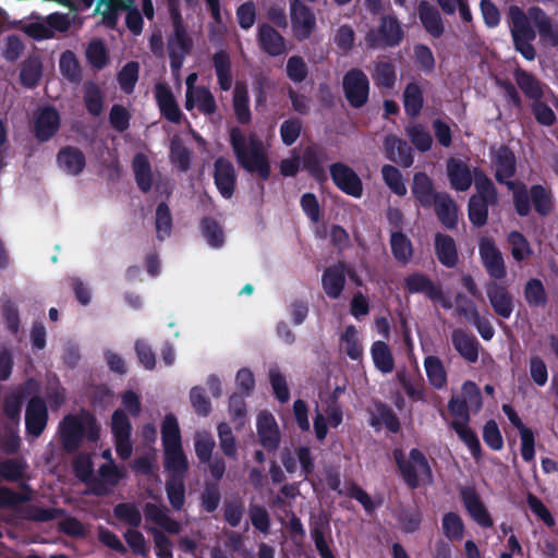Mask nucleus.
<instances>
[{
  "instance_id": "nucleus-1",
  "label": "nucleus",
  "mask_w": 558,
  "mask_h": 558,
  "mask_svg": "<svg viewBox=\"0 0 558 558\" xmlns=\"http://www.w3.org/2000/svg\"><path fill=\"white\" fill-rule=\"evenodd\" d=\"M509 15L515 48L526 60L535 58V52L531 45V41L535 38V33L531 27V21L547 44L550 46L558 45V33L553 28L548 17L541 9L532 8L526 15L520 8L511 7Z\"/></svg>"
},
{
  "instance_id": "nucleus-2",
  "label": "nucleus",
  "mask_w": 558,
  "mask_h": 558,
  "mask_svg": "<svg viewBox=\"0 0 558 558\" xmlns=\"http://www.w3.org/2000/svg\"><path fill=\"white\" fill-rule=\"evenodd\" d=\"M231 145L238 162L247 171L256 172L263 179L270 175L268 144H265L255 133L243 134L234 129L230 134Z\"/></svg>"
},
{
  "instance_id": "nucleus-3",
  "label": "nucleus",
  "mask_w": 558,
  "mask_h": 558,
  "mask_svg": "<svg viewBox=\"0 0 558 558\" xmlns=\"http://www.w3.org/2000/svg\"><path fill=\"white\" fill-rule=\"evenodd\" d=\"M161 444L163 468L168 476L184 477L189 469V461L182 446L179 421L173 413H168L162 420Z\"/></svg>"
},
{
  "instance_id": "nucleus-4",
  "label": "nucleus",
  "mask_w": 558,
  "mask_h": 558,
  "mask_svg": "<svg viewBox=\"0 0 558 558\" xmlns=\"http://www.w3.org/2000/svg\"><path fill=\"white\" fill-rule=\"evenodd\" d=\"M121 403L123 409H118L112 414L111 433L117 454L125 460L131 457L133 447L130 440L132 426L124 411H128L133 416H137L142 405L140 396L133 390H126L121 395Z\"/></svg>"
},
{
  "instance_id": "nucleus-5",
  "label": "nucleus",
  "mask_w": 558,
  "mask_h": 558,
  "mask_svg": "<svg viewBox=\"0 0 558 558\" xmlns=\"http://www.w3.org/2000/svg\"><path fill=\"white\" fill-rule=\"evenodd\" d=\"M493 168L498 182L505 183L513 193L514 207L519 215L526 216L530 211V201L525 185L509 181L515 170V159L512 151L500 146L493 151Z\"/></svg>"
},
{
  "instance_id": "nucleus-6",
  "label": "nucleus",
  "mask_w": 558,
  "mask_h": 558,
  "mask_svg": "<svg viewBox=\"0 0 558 558\" xmlns=\"http://www.w3.org/2000/svg\"><path fill=\"white\" fill-rule=\"evenodd\" d=\"M476 194L469 202V217L473 225L483 226L487 221L488 206L497 203V192L492 181L482 172L474 171Z\"/></svg>"
},
{
  "instance_id": "nucleus-7",
  "label": "nucleus",
  "mask_w": 558,
  "mask_h": 558,
  "mask_svg": "<svg viewBox=\"0 0 558 558\" xmlns=\"http://www.w3.org/2000/svg\"><path fill=\"white\" fill-rule=\"evenodd\" d=\"M61 438L68 449L77 446L82 438L96 440L99 427L94 417L88 413H81L77 416H68L60 426Z\"/></svg>"
},
{
  "instance_id": "nucleus-8",
  "label": "nucleus",
  "mask_w": 558,
  "mask_h": 558,
  "mask_svg": "<svg viewBox=\"0 0 558 558\" xmlns=\"http://www.w3.org/2000/svg\"><path fill=\"white\" fill-rule=\"evenodd\" d=\"M134 0H100L97 4V12L102 16V23L107 26H114L120 12H126V25L129 29L137 35L142 32V17L133 8Z\"/></svg>"
},
{
  "instance_id": "nucleus-9",
  "label": "nucleus",
  "mask_w": 558,
  "mask_h": 558,
  "mask_svg": "<svg viewBox=\"0 0 558 558\" xmlns=\"http://www.w3.org/2000/svg\"><path fill=\"white\" fill-rule=\"evenodd\" d=\"M469 405L464 400L452 397L448 404V411L452 415L451 425L462 441L468 446L474 458L480 457L481 446L477 437L468 426Z\"/></svg>"
},
{
  "instance_id": "nucleus-10",
  "label": "nucleus",
  "mask_w": 558,
  "mask_h": 558,
  "mask_svg": "<svg viewBox=\"0 0 558 558\" xmlns=\"http://www.w3.org/2000/svg\"><path fill=\"white\" fill-rule=\"evenodd\" d=\"M395 459L399 465L403 480L412 487L430 481V470L425 457L416 449H412L409 460H403L400 451L395 452Z\"/></svg>"
},
{
  "instance_id": "nucleus-11",
  "label": "nucleus",
  "mask_w": 558,
  "mask_h": 558,
  "mask_svg": "<svg viewBox=\"0 0 558 558\" xmlns=\"http://www.w3.org/2000/svg\"><path fill=\"white\" fill-rule=\"evenodd\" d=\"M345 97L354 107H361L368 98L369 83L360 70H351L343 77Z\"/></svg>"
},
{
  "instance_id": "nucleus-12",
  "label": "nucleus",
  "mask_w": 558,
  "mask_h": 558,
  "mask_svg": "<svg viewBox=\"0 0 558 558\" xmlns=\"http://www.w3.org/2000/svg\"><path fill=\"white\" fill-rule=\"evenodd\" d=\"M291 23L293 34L299 40L308 38L316 27L314 13L300 0L291 2Z\"/></svg>"
},
{
  "instance_id": "nucleus-13",
  "label": "nucleus",
  "mask_w": 558,
  "mask_h": 558,
  "mask_svg": "<svg viewBox=\"0 0 558 558\" xmlns=\"http://www.w3.org/2000/svg\"><path fill=\"white\" fill-rule=\"evenodd\" d=\"M480 255L484 267L492 277L502 279L506 276L502 254L492 239L481 240Z\"/></svg>"
},
{
  "instance_id": "nucleus-14",
  "label": "nucleus",
  "mask_w": 558,
  "mask_h": 558,
  "mask_svg": "<svg viewBox=\"0 0 558 558\" xmlns=\"http://www.w3.org/2000/svg\"><path fill=\"white\" fill-rule=\"evenodd\" d=\"M335 184L344 193L353 196L361 197L363 186L356 173L343 163H336L330 169Z\"/></svg>"
},
{
  "instance_id": "nucleus-15",
  "label": "nucleus",
  "mask_w": 558,
  "mask_h": 558,
  "mask_svg": "<svg viewBox=\"0 0 558 558\" xmlns=\"http://www.w3.org/2000/svg\"><path fill=\"white\" fill-rule=\"evenodd\" d=\"M60 117L51 107L39 108L34 118V131L40 141H47L58 131Z\"/></svg>"
},
{
  "instance_id": "nucleus-16",
  "label": "nucleus",
  "mask_w": 558,
  "mask_h": 558,
  "mask_svg": "<svg viewBox=\"0 0 558 558\" xmlns=\"http://www.w3.org/2000/svg\"><path fill=\"white\" fill-rule=\"evenodd\" d=\"M282 463L289 473H300L305 478H307L314 466L311 451L305 447L298 448L294 451H284Z\"/></svg>"
},
{
  "instance_id": "nucleus-17",
  "label": "nucleus",
  "mask_w": 558,
  "mask_h": 558,
  "mask_svg": "<svg viewBox=\"0 0 558 558\" xmlns=\"http://www.w3.org/2000/svg\"><path fill=\"white\" fill-rule=\"evenodd\" d=\"M401 38L402 31L399 23L393 17L388 16L383 19L379 31L377 33L371 32L366 39L372 46H393L399 44Z\"/></svg>"
},
{
  "instance_id": "nucleus-18",
  "label": "nucleus",
  "mask_w": 558,
  "mask_h": 558,
  "mask_svg": "<svg viewBox=\"0 0 558 558\" xmlns=\"http://www.w3.org/2000/svg\"><path fill=\"white\" fill-rule=\"evenodd\" d=\"M314 159H316V153L313 148L305 149L302 159L300 155L296 154L295 150H293L289 157L280 161V173L283 177H293L299 172L302 165L312 173H316L317 167L313 162Z\"/></svg>"
},
{
  "instance_id": "nucleus-19",
  "label": "nucleus",
  "mask_w": 558,
  "mask_h": 558,
  "mask_svg": "<svg viewBox=\"0 0 558 558\" xmlns=\"http://www.w3.org/2000/svg\"><path fill=\"white\" fill-rule=\"evenodd\" d=\"M462 500L469 515L481 526H493V519L487 511L485 505L481 501L480 497L472 489L462 490Z\"/></svg>"
},
{
  "instance_id": "nucleus-20",
  "label": "nucleus",
  "mask_w": 558,
  "mask_h": 558,
  "mask_svg": "<svg viewBox=\"0 0 558 558\" xmlns=\"http://www.w3.org/2000/svg\"><path fill=\"white\" fill-rule=\"evenodd\" d=\"M85 163L83 153L75 147H64L57 155L59 170L68 175L80 174L85 168Z\"/></svg>"
},
{
  "instance_id": "nucleus-21",
  "label": "nucleus",
  "mask_w": 558,
  "mask_h": 558,
  "mask_svg": "<svg viewBox=\"0 0 558 558\" xmlns=\"http://www.w3.org/2000/svg\"><path fill=\"white\" fill-rule=\"evenodd\" d=\"M486 293L496 314L502 318H509L513 311V302L507 289L490 282L486 287Z\"/></svg>"
},
{
  "instance_id": "nucleus-22",
  "label": "nucleus",
  "mask_w": 558,
  "mask_h": 558,
  "mask_svg": "<svg viewBox=\"0 0 558 558\" xmlns=\"http://www.w3.org/2000/svg\"><path fill=\"white\" fill-rule=\"evenodd\" d=\"M257 433L262 445L275 449L280 440V433L275 417L268 412H260L257 416Z\"/></svg>"
},
{
  "instance_id": "nucleus-23",
  "label": "nucleus",
  "mask_w": 558,
  "mask_h": 558,
  "mask_svg": "<svg viewBox=\"0 0 558 558\" xmlns=\"http://www.w3.org/2000/svg\"><path fill=\"white\" fill-rule=\"evenodd\" d=\"M345 283V266L341 263L328 267L322 277L325 293L331 298L340 296Z\"/></svg>"
},
{
  "instance_id": "nucleus-24",
  "label": "nucleus",
  "mask_w": 558,
  "mask_h": 558,
  "mask_svg": "<svg viewBox=\"0 0 558 558\" xmlns=\"http://www.w3.org/2000/svg\"><path fill=\"white\" fill-rule=\"evenodd\" d=\"M215 183L223 197L229 198L232 196L235 184V173L229 160L220 158L216 161Z\"/></svg>"
},
{
  "instance_id": "nucleus-25",
  "label": "nucleus",
  "mask_w": 558,
  "mask_h": 558,
  "mask_svg": "<svg viewBox=\"0 0 558 558\" xmlns=\"http://www.w3.org/2000/svg\"><path fill=\"white\" fill-rule=\"evenodd\" d=\"M27 432L37 437L41 434L47 423V409L40 399H32L26 409Z\"/></svg>"
},
{
  "instance_id": "nucleus-26",
  "label": "nucleus",
  "mask_w": 558,
  "mask_h": 558,
  "mask_svg": "<svg viewBox=\"0 0 558 558\" xmlns=\"http://www.w3.org/2000/svg\"><path fill=\"white\" fill-rule=\"evenodd\" d=\"M407 287L411 292H422L429 299L439 302L444 307H451L452 304L447 300L440 289L436 288L426 277L413 275L407 279Z\"/></svg>"
},
{
  "instance_id": "nucleus-27",
  "label": "nucleus",
  "mask_w": 558,
  "mask_h": 558,
  "mask_svg": "<svg viewBox=\"0 0 558 558\" xmlns=\"http://www.w3.org/2000/svg\"><path fill=\"white\" fill-rule=\"evenodd\" d=\"M326 415L317 408V413L314 420V430L316 434V437L319 440H323L326 438L328 433V426L331 427H338L342 423L343 414L341 409L336 405L331 404L326 410Z\"/></svg>"
},
{
  "instance_id": "nucleus-28",
  "label": "nucleus",
  "mask_w": 558,
  "mask_h": 558,
  "mask_svg": "<svg viewBox=\"0 0 558 558\" xmlns=\"http://www.w3.org/2000/svg\"><path fill=\"white\" fill-rule=\"evenodd\" d=\"M412 193L417 202L424 207L432 206L439 196V194L434 191L430 178L423 172L414 174Z\"/></svg>"
},
{
  "instance_id": "nucleus-29",
  "label": "nucleus",
  "mask_w": 558,
  "mask_h": 558,
  "mask_svg": "<svg viewBox=\"0 0 558 558\" xmlns=\"http://www.w3.org/2000/svg\"><path fill=\"white\" fill-rule=\"evenodd\" d=\"M447 172L452 189L457 191H466L474 179L469 167L457 159H449L447 163Z\"/></svg>"
},
{
  "instance_id": "nucleus-30",
  "label": "nucleus",
  "mask_w": 558,
  "mask_h": 558,
  "mask_svg": "<svg viewBox=\"0 0 558 558\" xmlns=\"http://www.w3.org/2000/svg\"><path fill=\"white\" fill-rule=\"evenodd\" d=\"M457 308L469 320L473 322L476 326L480 335L485 340H489L494 336V328L487 320L480 318L476 307L471 301L464 300L462 296L457 298Z\"/></svg>"
},
{
  "instance_id": "nucleus-31",
  "label": "nucleus",
  "mask_w": 558,
  "mask_h": 558,
  "mask_svg": "<svg viewBox=\"0 0 558 558\" xmlns=\"http://www.w3.org/2000/svg\"><path fill=\"white\" fill-rule=\"evenodd\" d=\"M386 156L403 167H410L413 163L411 148L407 143L396 136H387L385 141Z\"/></svg>"
},
{
  "instance_id": "nucleus-32",
  "label": "nucleus",
  "mask_w": 558,
  "mask_h": 558,
  "mask_svg": "<svg viewBox=\"0 0 558 558\" xmlns=\"http://www.w3.org/2000/svg\"><path fill=\"white\" fill-rule=\"evenodd\" d=\"M145 518L168 533L177 534L181 530L180 523L169 517L165 507L147 504L145 506Z\"/></svg>"
},
{
  "instance_id": "nucleus-33",
  "label": "nucleus",
  "mask_w": 558,
  "mask_h": 558,
  "mask_svg": "<svg viewBox=\"0 0 558 558\" xmlns=\"http://www.w3.org/2000/svg\"><path fill=\"white\" fill-rule=\"evenodd\" d=\"M185 108L189 111L197 109L206 114L215 111V100L208 89L199 87L197 89L186 92Z\"/></svg>"
},
{
  "instance_id": "nucleus-34",
  "label": "nucleus",
  "mask_w": 558,
  "mask_h": 558,
  "mask_svg": "<svg viewBox=\"0 0 558 558\" xmlns=\"http://www.w3.org/2000/svg\"><path fill=\"white\" fill-rule=\"evenodd\" d=\"M371 356L375 367L383 374L395 369V360L389 345L384 341H375L371 347Z\"/></svg>"
},
{
  "instance_id": "nucleus-35",
  "label": "nucleus",
  "mask_w": 558,
  "mask_h": 558,
  "mask_svg": "<svg viewBox=\"0 0 558 558\" xmlns=\"http://www.w3.org/2000/svg\"><path fill=\"white\" fill-rule=\"evenodd\" d=\"M155 96L162 114L172 122H178L181 111L171 94L170 89L162 84L155 87Z\"/></svg>"
},
{
  "instance_id": "nucleus-36",
  "label": "nucleus",
  "mask_w": 558,
  "mask_h": 558,
  "mask_svg": "<svg viewBox=\"0 0 558 558\" xmlns=\"http://www.w3.org/2000/svg\"><path fill=\"white\" fill-rule=\"evenodd\" d=\"M340 349L350 359L359 360L363 355L362 338L354 326H348L340 337Z\"/></svg>"
},
{
  "instance_id": "nucleus-37",
  "label": "nucleus",
  "mask_w": 558,
  "mask_h": 558,
  "mask_svg": "<svg viewBox=\"0 0 558 558\" xmlns=\"http://www.w3.org/2000/svg\"><path fill=\"white\" fill-rule=\"evenodd\" d=\"M189 48V43L184 32L177 27L174 35L169 40V54L171 59V68L178 73L183 63L184 54Z\"/></svg>"
},
{
  "instance_id": "nucleus-38",
  "label": "nucleus",
  "mask_w": 558,
  "mask_h": 558,
  "mask_svg": "<svg viewBox=\"0 0 558 558\" xmlns=\"http://www.w3.org/2000/svg\"><path fill=\"white\" fill-rule=\"evenodd\" d=\"M258 39L262 48L271 56L281 54L284 49V39L269 25L259 27Z\"/></svg>"
},
{
  "instance_id": "nucleus-39",
  "label": "nucleus",
  "mask_w": 558,
  "mask_h": 558,
  "mask_svg": "<svg viewBox=\"0 0 558 558\" xmlns=\"http://www.w3.org/2000/svg\"><path fill=\"white\" fill-rule=\"evenodd\" d=\"M418 14L422 24L430 35L438 37L442 34L444 27L437 9L422 1L418 7Z\"/></svg>"
},
{
  "instance_id": "nucleus-40",
  "label": "nucleus",
  "mask_w": 558,
  "mask_h": 558,
  "mask_svg": "<svg viewBox=\"0 0 558 558\" xmlns=\"http://www.w3.org/2000/svg\"><path fill=\"white\" fill-rule=\"evenodd\" d=\"M452 342L456 350L469 362H475L478 357L476 340L463 332L454 330L452 333Z\"/></svg>"
},
{
  "instance_id": "nucleus-41",
  "label": "nucleus",
  "mask_w": 558,
  "mask_h": 558,
  "mask_svg": "<svg viewBox=\"0 0 558 558\" xmlns=\"http://www.w3.org/2000/svg\"><path fill=\"white\" fill-rule=\"evenodd\" d=\"M424 368L429 384L436 389H441L446 386L447 374L442 362L434 356L428 355L424 359Z\"/></svg>"
},
{
  "instance_id": "nucleus-42",
  "label": "nucleus",
  "mask_w": 558,
  "mask_h": 558,
  "mask_svg": "<svg viewBox=\"0 0 558 558\" xmlns=\"http://www.w3.org/2000/svg\"><path fill=\"white\" fill-rule=\"evenodd\" d=\"M59 70L64 78L72 83H78L82 77V69L74 52L66 50L59 59Z\"/></svg>"
},
{
  "instance_id": "nucleus-43",
  "label": "nucleus",
  "mask_w": 558,
  "mask_h": 558,
  "mask_svg": "<svg viewBox=\"0 0 558 558\" xmlns=\"http://www.w3.org/2000/svg\"><path fill=\"white\" fill-rule=\"evenodd\" d=\"M371 424L376 429L387 428L390 432H397L399 422L390 409L383 404L375 405L372 411Z\"/></svg>"
},
{
  "instance_id": "nucleus-44",
  "label": "nucleus",
  "mask_w": 558,
  "mask_h": 558,
  "mask_svg": "<svg viewBox=\"0 0 558 558\" xmlns=\"http://www.w3.org/2000/svg\"><path fill=\"white\" fill-rule=\"evenodd\" d=\"M436 213L440 221L448 228H452L457 222V206L447 194H439L436 202Z\"/></svg>"
},
{
  "instance_id": "nucleus-45",
  "label": "nucleus",
  "mask_w": 558,
  "mask_h": 558,
  "mask_svg": "<svg viewBox=\"0 0 558 558\" xmlns=\"http://www.w3.org/2000/svg\"><path fill=\"white\" fill-rule=\"evenodd\" d=\"M435 246L438 259L441 264L447 267H452L456 265L458 254L454 241L451 238L438 234L436 236Z\"/></svg>"
},
{
  "instance_id": "nucleus-46",
  "label": "nucleus",
  "mask_w": 558,
  "mask_h": 558,
  "mask_svg": "<svg viewBox=\"0 0 558 558\" xmlns=\"http://www.w3.org/2000/svg\"><path fill=\"white\" fill-rule=\"evenodd\" d=\"M202 234L214 248H220L225 244L223 229L216 219L205 218L202 221Z\"/></svg>"
},
{
  "instance_id": "nucleus-47",
  "label": "nucleus",
  "mask_w": 558,
  "mask_h": 558,
  "mask_svg": "<svg viewBox=\"0 0 558 558\" xmlns=\"http://www.w3.org/2000/svg\"><path fill=\"white\" fill-rule=\"evenodd\" d=\"M234 111L240 122H247L251 118L248 108V93L246 85L238 83L233 95Z\"/></svg>"
},
{
  "instance_id": "nucleus-48",
  "label": "nucleus",
  "mask_w": 558,
  "mask_h": 558,
  "mask_svg": "<svg viewBox=\"0 0 558 558\" xmlns=\"http://www.w3.org/2000/svg\"><path fill=\"white\" fill-rule=\"evenodd\" d=\"M381 174L387 186L398 196H404L408 192L405 182L401 172L393 166L386 165L381 169Z\"/></svg>"
},
{
  "instance_id": "nucleus-49",
  "label": "nucleus",
  "mask_w": 558,
  "mask_h": 558,
  "mask_svg": "<svg viewBox=\"0 0 558 558\" xmlns=\"http://www.w3.org/2000/svg\"><path fill=\"white\" fill-rule=\"evenodd\" d=\"M166 489L170 505L174 509H181L185 500L183 477L168 476Z\"/></svg>"
},
{
  "instance_id": "nucleus-50",
  "label": "nucleus",
  "mask_w": 558,
  "mask_h": 558,
  "mask_svg": "<svg viewBox=\"0 0 558 558\" xmlns=\"http://www.w3.org/2000/svg\"><path fill=\"white\" fill-rule=\"evenodd\" d=\"M133 168L140 189L148 191L151 185V170L147 158L143 154L136 155L133 161Z\"/></svg>"
},
{
  "instance_id": "nucleus-51",
  "label": "nucleus",
  "mask_w": 558,
  "mask_h": 558,
  "mask_svg": "<svg viewBox=\"0 0 558 558\" xmlns=\"http://www.w3.org/2000/svg\"><path fill=\"white\" fill-rule=\"evenodd\" d=\"M508 243L510 245L511 255L517 262L526 259L533 253L527 240L517 231L508 235Z\"/></svg>"
},
{
  "instance_id": "nucleus-52",
  "label": "nucleus",
  "mask_w": 558,
  "mask_h": 558,
  "mask_svg": "<svg viewBox=\"0 0 558 558\" xmlns=\"http://www.w3.org/2000/svg\"><path fill=\"white\" fill-rule=\"evenodd\" d=\"M391 250L396 259L407 263L412 257V244L402 233L393 232L390 238Z\"/></svg>"
},
{
  "instance_id": "nucleus-53",
  "label": "nucleus",
  "mask_w": 558,
  "mask_h": 558,
  "mask_svg": "<svg viewBox=\"0 0 558 558\" xmlns=\"http://www.w3.org/2000/svg\"><path fill=\"white\" fill-rule=\"evenodd\" d=\"M84 101L89 113L98 116L102 111L104 101L100 88L92 82L84 86Z\"/></svg>"
},
{
  "instance_id": "nucleus-54",
  "label": "nucleus",
  "mask_w": 558,
  "mask_h": 558,
  "mask_svg": "<svg viewBox=\"0 0 558 558\" xmlns=\"http://www.w3.org/2000/svg\"><path fill=\"white\" fill-rule=\"evenodd\" d=\"M444 534L451 541H460L464 534V525L460 515L454 512H448L444 515L441 522Z\"/></svg>"
},
{
  "instance_id": "nucleus-55",
  "label": "nucleus",
  "mask_w": 558,
  "mask_h": 558,
  "mask_svg": "<svg viewBox=\"0 0 558 558\" xmlns=\"http://www.w3.org/2000/svg\"><path fill=\"white\" fill-rule=\"evenodd\" d=\"M194 448L199 461L207 462L215 448V440L208 432H197L194 436Z\"/></svg>"
},
{
  "instance_id": "nucleus-56",
  "label": "nucleus",
  "mask_w": 558,
  "mask_h": 558,
  "mask_svg": "<svg viewBox=\"0 0 558 558\" xmlns=\"http://www.w3.org/2000/svg\"><path fill=\"white\" fill-rule=\"evenodd\" d=\"M423 105L422 89L416 83H410L404 90V107L410 116H416Z\"/></svg>"
},
{
  "instance_id": "nucleus-57",
  "label": "nucleus",
  "mask_w": 558,
  "mask_h": 558,
  "mask_svg": "<svg viewBox=\"0 0 558 558\" xmlns=\"http://www.w3.org/2000/svg\"><path fill=\"white\" fill-rule=\"evenodd\" d=\"M526 302L532 306H544L547 301L546 291L541 280L530 279L524 289Z\"/></svg>"
},
{
  "instance_id": "nucleus-58",
  "label": "nucleus",
  "mask_w": 558,
  "mask_h": 558,
  "mask_svg": "<svg viewBox=\"0 0 558 558\" xmlns=\"http://www.w3.org/2000/svg\"><path fill=\"white\" fill-rule=\"evenodd\" d=\"M405 132L416 149L421 151H426L430 148L433 138L430 134L422 125H409L407 126Z\"/></svg>"
},
{
  "instance_id": "nucleus-59",
  "label": "nucleus",
  "mask_w": 558,
  "mask_h": 558,
  "mask_svg": "<svg viewBox=\"0 0 558 558\" xmlns=\"http://www.w3.org/2000/svg\"><path fill=\"white\" fill-rule=\"evenodd\" d=\"M190 402L196 414L207 416L211 411V403L206 396L205 389L195 386L190 390Z\"/></svg>"
},
{
  "instance_id": "nucleus-60",
  "label": "nucleus",
  "mask_w": 558,
  "mask_h": 558,
  "mask_svg": "<svg viewBox=\"0 0 558 558\" xmlns=\"http://www.w3.org/2000/svg\"><path fill=\"white\" fill-rule=\"evenodd\" d=\"M515 80L519 87L530 98L538 99L543 95V88L541 84L530 74L518 71L515 73Z\"/></svg>"
},
{
  "instance_id": "nucleus-61",
  "label": "nucleus",
  "mask_w": 558,
  "mask_h": 558,
  "mask_svg": "<svg viewBox=\"0 0 558 558\" xmlns=\"http://www.w3.org/2000/svg\"><path fill=\"white\" fill-rule=\"evenodd\" d=\"M50 31L52 33V37L57 32L63 33L70 29V27L76 23L77 15L74 12H70L66 14L63 13H52L47 16Z\"/></svg>"
},
{
  "instance_id": "nucleus-62",
  "label": "nucleus",
  "mask_w": 558,
  "mask_h": 558,
  "mask_svg": "<svg viewBox=\"0 0 558 558\" xmlns=\"http://www.w3.org/2000/svg\"><path fill=\"white\" fill-rule=\"evenodd\" d=\"M138 80V64L136 62L126 63L118 75L120 87L125 93H131Z\"/></svg>"
},
{
  "instance_id": "nucleus-63",
  "label": "nucleus",
  "mask_w": 558,
  "mask_h": 558,
  "mask_svg": "<svg viewBox=\"0 0 558 558\" xmlns=\"http://www.w3.org/2000/svg\"><path fill=\"white\" fill-rule=\"evenodd\" d=\"M172 228V217L169 208L165 204H160L156 210V232L160 240H165L170 235Z\"/></svg>"
},
{
  "instance_id": "nucleus-64",
  "label": "nucleus",
  "mask_w": 558,
  "mask_h": 558,
  "mask_svg": "<svg viewBox=\"0 0 558 558\" xmlns=\"http://www.w3.org/2000/svg\"><path fill=\"white\" fill-rule=\"evenodd\" d=\"M373 77L377 85L385 88H391L396 82L393 66L388 62H378L375 66Z\"/></svg>"
}]
</instances>
